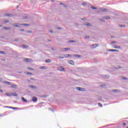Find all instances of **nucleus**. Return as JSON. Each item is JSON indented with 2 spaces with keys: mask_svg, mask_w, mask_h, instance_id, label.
I'll return each instance as SVG.
<instances>
[{
  "mask_svg": "<svg viewBox=\"0 0 128 128\" xmlns=\"http://www.w3.org/2000/svg\"><path fill=\"white\" fill-rule=\"evenodd\" d=\"M32 100L33 102H36V100H38V98H36V97H33Z\"/></svg>",
  "mask_w": 128,
  "mask_h": 128,
  "instance_id": "10",
  "label": "nucleus"
},
{
  "mask_svg": "<svg viewBox=\"0 0 128 128\" xmlns=\"http://www.w3.org/2000/svg\"><path fill=\"white\" fill-rule=\"evenodd\" d=\"M0 92H2V90H0Z\"/></svg>",
  "mask_w": 128,
  "mask_h": 128,
  "instance_id": "49",
  "label": "nucleus"
},
{
  "mask_svg": "<svg viewBox=\"0 0 128 128\" xmlns=\"http://www.w3.org/2000/svg\"><path fill=\"white\" fill-rule=\"evenodd\" d=\"M91 8H92V10H96V8L94 6H91Z\"/></svg>",
  "mask_w": 128,
  "mask_h": 128,
  "instance_id": "30",
  "label": "nucleus"
},
{
  "mask_svg": "<svg viewBox=\"0 0 128 128\" xmlns=\"http://www.w3.org/2000/svg\"><path fill=\"white\" fill-rule=\"evenodd\" d=\"M68 42H70V43H72V42H76V41L71 40H69V41Z\"/></svg>",
  "mask_w": 128,
  "mask_h": 128,
  "instance_id": "28",
  "label": "nucleus"
},
{
  "mask_svg": "<svg viewBox=\"0 0 128 128\" xmlns=\"http://www.w3.org/2000/svg\"><path fill=\"white\" fill-rule=\"evenodd\" d=\"M64 68L62 66H60L58 68V70L60 72H64Z\"/></svg>",
  "mask_w": 128,
  "mask_h": 128,
  "instance_id": "4",
  "label": "nucleus"
},
{
  "mask_svg": "<svg viewBox=\"0 0 128 128\" xmlns=\"http://www.w3.org/2000/svg\"><path fill=\"white\" fill-rule=\"evenodd\" d=\"M16 42H18V39L15 40Z\"/></svg>",
  "mask_w": 128,
  "mask_h": 128,
  "instance_id": "46",
  "label": "nucleus"
},
{
  "mask_svg": "<svg viewBox=\"0 0 128 128\" xmlns=\"http://www.w3.org/2000/svg\"><path fill=\"white\" fill-rule=\"evenodd\" d=\"M65 50H70V48H62V50L63 52Z\"/></svg>",
  "mask_w": 128,
  "mask_h": 128,
  "instance_id": "6",
  "label": "nucleus"
},
{
  "mask_svg": "<svg viewBox=\"0 0 128 128\" xmlns=\"http://www.w3.org/2000/svg\"><path fill=\"white\" fill-rule=\"evenodd\" d=\"M120 28H124V25H120Z\"/></svg>",
  "mask_w": 128,
  "mask_h": 128,
  "instance_id": "35",
  "label": "nucleus"
},
{
  "mask_svg": "<svg viewBox=\"0 0 128 128\" xmlns=\"http://www.w3.org/2000/svg\"><path fill=\"white\" fill-rule=\"evenodd\" d=\"M13 110H18V108H12Z\"/></svg>",
  "mask_w": 128,
  "mask_h": 128,
  "instance_id": "37",
  "label": "nucleus"
},
{
  "mask_svg": "<svg viewBox=\"0 0 128 128\" xmlns=\"http://www.w3.org/2000/svg\"><path fill=\"white\" fill-rule=\"evenodd\" d=\"M4 84H8L9 86L10 85V84H12V83H10V82H8V81H6V82H4Z\"/></svg>",
  "mask_w": 128,
  "mask_h": 128,
  "instance_id": "15",
  "label": "nucleus"
},
{
  "mask_svg": "<svg viewBox=\"0 0 128 128\" xmlns=\"http://www.w3.org/2000/svg\"><path fill=\"white\" fill-rule=\"evenodd\" d=\"M4 16H12V14H5Z\"/></svg>",
  "mask_w": 128,
  "mask_h": 128,
  "instance_id": "14",
  "label": "nucleus"
},
{
  "mask_svg": "<svg viewBox=\"0 0 128 128\" xmlns=\"http://www.w3.org/2000/svg\"><path fill=\"white\" fill-rule=\"evenodd\" d=\"M104 18H105V20H110V18L108 17V16H105Z\"/></svg>",
  "mask_w": 128,
  "mask_h": 128,
  "instance_id": "26",
  "label": "nucleus"
},
{
  "mask_svg": "<svg viewBox=\"0 0 128 128\" xmlns=\"http://www.w3.org/2000/svg\"><path fill=\"white\" fill-rule=\"evenodd\" d=\"M26 74H29V76H32V73L30 72H28L26 73Z\"/></svg>",
  "mask_w": 128,
  "mask_h": 128,
  "instance_id": "24",
  "label": "nucleus"
},
{
  "mask_svg": "<svg viewBox=\"0 0 128 128\" xmlns=\"http://www.w3.org/2000/svg\"><path fill=\"white\" fill-rule=\"evenodd\" d=\"M48 42H50V40H48Z\"/></svg>",
  "mask_w": 128,
  "mask_h": 128,
  "instance_id": "54",
  "label": "nucleus"
},
{
  "mask_svg": "<svg viewBox=\"0 0 128 128\" xmlns=\"http://www.w3.org/2000/svg\"><path fill=\"white\" fill-rule=\"evenodd\" d=\"M22 102H28V100H26L24 97L22 98Z\"/></svg>",
  "mask_w": 128,
  "mask_h": 128,
  "instance_id": "13",
  "label": "nucleus"
},
{
  "mask_svg": "<svg viewBox=\"0 0 128 128\" xmlns=\"http://www.w3.org/2000/svg\"><path fill=\"white\" fill-rule=\"evenodd\" d=\"M28 70H34V69L30 68H28Z\"/></svg>",
  "mask_w": 128,
  "mask_h": 128,
  "instance_id": "29",
  "label": "nucleus"
},
{
  "mask_svg": "<svg viewBox=\"0 0 128 128\" xmlns=\"http://www.w3.org/2000/svg\"><path fill=\"white\" fill-rule=\"evenodd\" d=\"M14 28H18V26H28L30 25L28 24H14Z\"/></svg>",
  "mask_w": 128,
  "mask_h": 128,
  "instance_id": "1",
  "label": "nucleus"
},
{
  "mask_svg": "<svg viewBox=\"0 0 128 128\" xmlns=\"http://www.w3.org/2000/svg\"><path fill=\"white\" fill-rule=\"evenodd\" d=\"M116 90H114L113 92H116Z\"/></svg>",
  "mask_w": 128,
  "mask_h": 128,
  "instance_id": "44",
  "label": "nucleus"
},
{
  "mask_svg": "<svg viewBox=\"0 0 128 128\" xmlns=\"http://www.w3.org/2000/svg\"><path fill=\"white\" fill-rule=\"evenodd\" d=\"M86 26H92V24H87Z\"/></svg>",
  "mask_w": 128,
  "mask_h": 128,
  "instance_id": "32",
  "label": "nucleus"
},
{
  "mask_svg": "<svg viewBox=\"0 0 128 128\" xmlns=\"http://www.w3.org/2000/svg\"><path fill=\"white\" fill-rule=\"evenodd\" d=\"M56 0H52V2H54V1Z\"/></svg>",
  "mask_w": 128,
  "mask_h": 128,
  "instance_id": "45",
  "label": "nucleus"
},
{
  "mask_svg": "<svg viewBox=\"0 0 128 128\" xmlns=\"http://www.w3.org/2000/svg\"><path fill=\"white\" fill-rule=\"evenodd\" d=\"M0 116H2V114H0Z\"/></svg>",
  "mask_w": 128,
  "mask_h": 128,
  "instance_id": "48",
  "label": "nucleus"
},
{
  "mask_svg": "<svg viewBox=\"0 0 128 128\" xmlns=\"http://www.w3.org/2000/svg\"><path fill=\"white\" fill-rule=\"evenodd\" d=\"M40 68L41 70H44V69L46 68V67L43 66L40 67Z\"/></svg>",
  "mask_w": 128,
  "mask_h": 128,
  "instance_id": "22",
  "label": "nucleus"
},
{
  "mask_svg": "<svg viewBox=\"0 0 128 128\" xmlns=\"http://www.w3.org/2000/svg\"><path fill=\"white\" fill-rule=\"evenodd\" d=\"M30 80H34V78H31Z\"/></svg>",
  "mask_w": 128,
  "mask_h": 128,
  "instance_id": "47",
  "label": "nucleus"
},
{
  "mask_svg": "<svg viewBox=\"0 0 128 128\" xmlns=\"http://www.w3.org/2000/svg\"><path fill=\"white\" fill-rule=\"evenodd\" d=\"M112 44H116V41H112Z\"/></svg>",
  "mask_w": 128,
  "mask_h": 128,
  "instance_id": "36",
  "label": "nucleus"
},
{
  "mask_svg": "<svg viewBox=\"0 0 128 128\" xmlns=\"http://www.w3.org/2000/svg\"><path fill=\"white\" fill-rule=\"evenodd\" d=\"M92 48H96V46H98V44H96L95 45H92Z\"/></svg>",
  "mask_w": 128,
  "mask_h": 128,
  "instance_id": "20",
  "label": "nucleus"
},
{
  "mask_svg": "<svg viewBox=\"0 0 128 128\" xmlns=\"http://www.w3.org/2000/svg\"><path fill=\"white\" fill-rule=\"evenodd\" d=\"M3 28L6 30H10V27H3Z\"/></svg>",
  "mask_w": 128,
  "mask_h": 128,
  "instance_id": "8",
  "label": "nucleus"
},
{
  "mask_svg": "<svg viewBox=\"0 0 128 128\" xmlns=\"http://www.w3.org/2000/svg\"><path fill=\"white\" fill-rule=\"evenodd\" d=\"M64 56L65 58H72V56L70 54H66Z\"/></svg>",
  "mask_w": 128,
  "mask_h": 128,
  "instance_id": "7",
  "label": "nucleus"
},
{
  "mask_svg": "<svg viewBox=\"0 0 128 128\" xmlns=\"http://www.w3.org/2000/svg\"><path fill=\"white\" fill-rule=\"evenodd\" d=\"M22 46L24 48H28V45H22Z\"/></svg>",
  "mask_w": 128,
  "mask_h": 128,
  "instance_id": "16",
  "label": "nucleus"
},
{
  "mask_svg": "<svg viewBox=\"0 0 128 128\" xmlns=\"http://www.w3.org/2000/svg\"><path fill=\"white\" fill-rule=\"evenodd\" d=\"M0 26H2L0 25Z\"/></svg>",
  "mask_w": 128,
  "mask_h": 128,
  "instance_id": "55",
  "label": "nucleus"
},
{
  "mask_svg": "<svg viewBox=\"0 0 128 128\" xmlns=\"http://www.w3.org/2000/svg\"><path fill=\"white\" fill-rule=\"evenodd\" d=\"M52 62V60H50V59H48V60H46V61H45V62Z\"/></svg>",
  "mask_w": 128,
  "mask_h": 128,
  "instance_id": "17",
  "label": "nucleus"
},
{
  "mask_svg": "<svg viewBox=\"0 0 128 128\" xmlns=\"http://www.w3.org/2000/svg\"><path fill=\"white\" fill-rule=\"evenodd\" d=\"M24 29L20 30L21 32H24Z\"/></svg>",
  "mask_w": 128,
  "mask_h": 128,
  "instance_id": "43",
  "label": "nucleus"
},
{
  "mask_svg": "<svg viewBox=\"0 0 128 128\" xmlns=\"http://www.w3.org/2000/svg\"><path fill=\"white\" fill-rule=\"evenodd\" d=\"M24 62H32V60L30 58H26L24 59Z\"/></svg>",
  "mask_w": 128,
  "mask_h": 128,
  "instance_id": "3",
  "label": "nucleus"
},
{
  "mask_svg": "<svg viewBox=\"0 0 128 128\" xmlns=\"http://www.w3.org/2000/svg\"><path fill=\"white\" fill-rule=\"evenodd\" d=\"M74 56H75V58H80V55L74 54Z\"/></svg>",
  "mask_w": 128,
  "mask_h": 128,
  "instance_id": "18",
  "label": "nucleus"
},
{
  "mask_svg": "<svg viewBox=\"0 0 128 128\" xmlns=\"http://www.w3.org/2000/svg\"><path fill=\"white\" fill-rule=\"evenodd\" d=\"M104 86V85H102V86Z\"/></svg>",
  "mask_w": 128,
  "mask_h": 128,
  "instance_id": "51",
  "label": "nucleus"
},
{
  "mask_svg": "<svg viewBox=\"0 0 128 128\" xmlns=\"http://www.w3.org/2000/svg\"><path fill=\"white\" fill-rule=\"evenodd\" d=\"M82 6H86V2H83L82 4Z\"/></svg>",
  "mask_w": 128,
  "mask_h": 128,
  "instance_id": "38",
  "label": "nucleus"
},
{
  "mask_svg": "<svg viewBox=\"0 0 128 128\" xmlns=\"http://www.w3.org/2000/svg\"><path fill=\"white\" fill-rule=\"evenodd\" d=\"M85 38H90V37L88 36H86L85 37Z\"/></svg>",
  "mask_w": 128,
  "mask_h": 128,
  "instance_id": "39",
  "label": "nucleus"
},
{
  "mask_svg": "<svg viewBox=\"0 0 128 128\" xmlns=\"http://www.w3.org/2000/svg\"><path fill=\"white\" fill-rule=\"evenodd\" d=\"M122 80H128V78H126V77H122Z\"/></svg>",
  "mask_w": 128,
  "mask_h": 128,
  "instance_id": "34",
  "label": "nucleus"
},
{
  "mask_svg": "<svg viewBox=\"0 0 128 128\" xmlns=\"http://www.w3.org/2000/svg\"><path fill=\"white\" fill-rule=\"evenodd\" d=\"M77 90H79V91H82V90H84V88H80V87H78V88H76Z\"/></svg>",
  "mask_w": 128,
  "mask_h": 128,
  "instance_id": "9",
  "label": "nucleus"
},
{
  "mask_svg": "<svg viewBox=\"0 0 128 128\" xmlns=\"http://www.w3.org/2000/svg\"><path fill=\"white\" fill-rule=\"evenodd\" d=\"M16 86H18L16 84H13L12 86V88H16Z\"/></svg>",
  "mask_w": 128,
  "mask_h": 128,
  "instance_id": "27",
  "label": "nucleus"
},
{
  "mask_svg": "<svg viewBox=\"0 0 128 128\" xmlns=\"http://www.w3.org/2000/svg\"><path fill=\"white\" fill-rule=\"evenodd\" d=\"M114 48H120V46H118V45H116L114 46Z\"/></svg>",
  "mask_w": 128,
  "mask_h": 128,
  "instance_id": "5",
  "label": "nucleus"
},
{
  "mask_svg": "<svg viewBox=\"0 0 128 128\" xmlns=\"http://www.w3.org/2000/svg\"><path fill=\"white\" fill-rule=\"evenodd\" d=\"M58 58L60 60H62V58H64V57H62V56H58Z\"/></svg>",
  "mask_w": 128,
  "mask_h": 128,
  "instance_id": "33",
  "label": "nucleus"
},
{
  "mask_svg": "<svg viewBox=\"0 0 128 128\" xmlns=\"http://www.w3.org/2000/svg\"><path fill=\"white\" fill-rule=\"evenodd\" d=\"M0 54H6V52L4 51H0Z\"/></svg>",
  "mask_w": 128,
  "mask_h": 128,
  "instance_id": "19",
  "label": "nucleus"
},
{
  "mask_svg": "<svg viewBox=\"0 0 128 128\" xmlns=\"http://www.w3.org/2000/svg\"><path fill=\"white\" fill-rule=\"evenodd\" d=\"M6 96H10L11 94L10 93H6Z\"/></svg>",
  "mask_w": 128,
  "mask_h": 128,
  "instance_id": "23",
  "label": "nucleus"
},
{
  "mask_svg": "<svg viewBox=\"0 0 128 128\" xmlns=\"http://www.w3.org/2000/svg\"><path fill=\"white\" fill-rule=\"evenodd\" d=\"M98 104L100 108H102V104L98 103Z\"/></svg>",
  "mask_w": 128,
  "mask_h": 128,
  "instance_id": "31",
  "label": "nucleus"
},
{
  "mask_svg": "<svg viewBox=\"0 0 128 128\" xmlns=\"http://www.w3.org/2000/svg\"><path fill=\"white\" fill-rule=\"evenodd\" d=\"M126 128H128V127H127Z\"/></svg>",
  "mask_w": 128,
  "mask_h": 128,
  "instance_id": "57",
  "label": "nucleus"
},
{
  "mask_svg": "<svg viewBox=\"0 0 128 128\" xmlns=\"http://www.w3.org/2000/svg\"><path fill=\"white\" fill-rule=\"evenodd\" d=\"M100 100H102V98H100Z\"/></svg>",
  "mask_w": 128,
  "mask_h": 128,
  "instance_id": "56",
  "label": "nucleus"
},
{
  "mask_svg": "<svg viewBox=\"0 0 128 128\" xmlns=\"http://www.w3.org/2000/svg\"><path fill=\"white\" fill-rule=\"evenodd\" d=\"M126 123H123V126H126Z\"/></svg>",
  "mask_w": 128,
  "mask_h": 128,
  "instance_id": "42",
  "label": "nucleus"
},
{
  "mask_svg": "<svg viewBox=\"0 0 128 128\" xmlns=\"http://www.w3.org/2000/svg\"><path fill=\"white\" fill-rule=\"evenodd\" d=\"M50 32H52V31H50Z\"/></svg>",
  "mask_w": 128,
  "mask_h": 128,
  "instance_id": "53",
  "label": "nucleus"
},
{
  "mask_svg": "<svg viewBox=\"0 0 128 128\" xmlns=\"http://www.w3.org/2000/svg\"><path fill=\"white\" fill-rule=\"evenodd\" d=\"M8 22H10V20H6L4 22V24H8Z\"/></svg>",
  "mask_w": 128,
  "mask_h": 128,
  "instance_id": "21",
  "label": "nucleus"
},
{
  "mask_svg": "<svg viewBox=\"0 0 128 128\" xmlns=\"http://www.w3.org/2000/svg\"><path fill=\"white\" fill-rule=\"evenodd\" d=\"M30 88H36V87L34 86H30Z\"/></svg>",
  "mask_w": 128,
  "mask_h": 128,
  "instance_id": "25",
  "label": "nucleus"
},
{
  "mask_svg": "<svg viewBox=\"0 0 128 128\" xmlns=\"http://www.w3.org/2000/svg\"><path fill=\"white\" fill-rule=\"evenodd\" d=\"M64 3H60V4H62Z\"/></svg>",
  "mask_w": 128,
  "mask_h": 128,
  "instance_id": "52",
  "label": "nucleus"
},
{
  "mask_svg": "<svg viewBox=\"0 0 128 128\" xmlns=\"http://www.w3.org/2000/svg\"><path fill=\"white\" fill-rule=\"evenodd\" d=\"M28 32H30V31H28Z\"/></svg>",
  "mask_w": 128,
  "mask_h": 128,
  "instance_id": "50",
  "label": "nucleus"
},
{
  "mask_svg": "<svg viewBox=\"0 0 128 128\" xmlns=\"http://www.w3.org/2000/svg\"><path fill=\"white\" fill-rule=\"evenodd\" d=\"M68 62H69V64H72V65L74 64V61H73V60H70V61Z\"/></svg>",
  "mask_w": 128,
  "mask_h": 128,
  "instance_id": "12",
  "label": "nucleus"
},
{
  "mask_svg": "<svg viewBox=\"0 0 128 128\" xmlns=\"http://www.w3.org/2000/svg\"><path fill=\"white\" fill-rule=\"evenodd\" d=\"M109 52H118V50L111 49L109 50Z\"/></svg>",
  "mask_w": 128,
  "mask_h": 128,
  "instance_id": "11",
  "label": "nucleus"
},
{
  "mask_svg": "<svg viewBox=\"0 0 128 128\" xmlns=\"http://www.w3.org/2000/svg\"><path fill=\"white\" fill-rule=\"evenodd\" d=\"M14 96H18V94H16V93H14Z\"/></svg>",
  "mask_w": 128,
  "mask_h": 128,
  "instance_id": "40",
  "label": "nucleus"
},
{
  "mask_svg": "<svg viewBox=\"0 0 128 128\" xmlns=\"http://www.w3.org/2000/svg\"><path fill=\"white\" fill-rule=\"evenodd\" d=\"M106 12L108 9L100 8V11H98V12Z\"/></svg>",
  "mask_w": 128,
  "mask_h": 128,
  "instance_id": "2",
  "label": "nucleus"
},
{
  "mask_svg": "<svg viewBox=\"0 0 128 128\" xmlns=\"http://www.w3.org/2000/svg\"><path fill=\"white\" fill-rule=\"evenodd\" d=\"M62 28H60V27H58L57 28V30H61Z\"/></svg>",
  "mask_w": 128,
  "mask_h": 128,
  "instance_id": "41",
  "label": "nucleus"
}]
</instances>
